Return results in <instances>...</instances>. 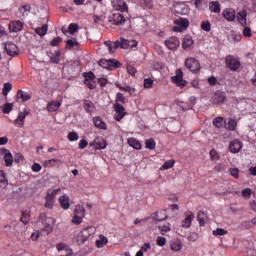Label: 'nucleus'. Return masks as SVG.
Here are the masks:
<instances>
[{"label": "nucleus", "instance_id": "nucleus-1", "mask_svg": "<svg viewBox=\"0 0 256 256\" xmlns=\"http://www.w3.org/2000/svg\"><path fill=\"white\" fill-rule=\"evenodd\" d=\"M95 233V228H93L92 226H88L85 227L84 229H82L80 231L79 234H77L76 236H74L73 238V242L76 245H84L85 242L91 237V235H93Z\"/></svg>", "mask_w": 256, "mask_h": 256}, {"label": "nucleus", "instance_id": "nucleus-2", "mask_svg": "<svg viewBox=\"0 0 256 256\" xmlns=\"http://www.w3.org/2000/svg\"><path fill=\"white\" fill-rule=\"evenodd\" d=\"M38 223H41L42 231L51 233L53 231V226L55 225V220L52 217H47V214L42 213L38 218Z\"/></svg>", "mask_w": 256, "mask_h": 256}, {"label": "nucleus", "instance_id": "nucleus-3", "mask_svg": "<svg viewBox=\"0 0 256 256\" xmlns=\"http://www.w3.org/2000/svg\"><path fill=\"white\" fill-rule=\"evenodd\" d=\"M115 49H133V47H137V41L136 40H127L124 38H120V40H117L114 42Z\"/></svg>", "mask_w": 256, "mask_h": 256}, {"label": "nucleus", "instance_id": "nucleus-4", "mask_svg": "<svg viewBox=\"0 0 256 256\" xmlns=\"http://www.w3.org/2000/svg\"><path fill=\"white\" fill-rule=\"evenodd\" d=\"M98 65L102 67V69H108L109 71H111L112 69H119V67H121V62L115 59H112V60L102 59L98 62Z\"/></svg>", "mask_w": 256, "mask_h": 256}, {"label": "nucleus", "instance_id": "nucleus-5", "mask_svg": "<svg viewBox=\"0 0 256 256\" xmlns=\"http://www.w3.org/2000/svg\"><path fill=\"white\" fill-rule=\"evenodd\" d=\"M174 23L176 26L173 27V31L177 33H182V31H185L189 27V20L187 18L176 19Z\"/></svg>", "mask_w": 256, "mask_h": 256}, {"label": "nucleus", "instance_id": "nucleus-6", "mask_svg": "<svg viewBox=\"0 0 256 256\" xmlns=\"http://www.w3.org/2000/svg\"><path fill=\"white\" fill-rule=\"evenodd\" d=\"M185 65L192 73H197L201 69V64L195 58H188L185 61Z\"/></svg>", "mask_w": 256, "mask_h": 256}, {"label": "nucleus", "instance_id": "nucleus-7", "mask_svg": "<svg viewBox=\"0 0 256 256\" xmlns=\"http://www.w3.org/2000/svg\"><path fill=\"white\" fill-rule=\"evenodd\" d=\"M4 49L10 57H17V55H19V47L13 42H6L4 44Z\"/></svg>", "mask_w": 256, "mask_h": 256}, {"label": "nucleus", "instance_id": "nucleus-8", "mask_svg": "<svg viewBox=\"0 0 256 256\" xmlns=\"http://www.w3.org/2000/svg\"><path fill=\"white\" fill-rule=\"evenodd\" d=\"M226 64L231 71H238L239 67H241V62H239V60H237L233 56L226 57Z\"/></svg>", "mask_w": 256, "mask_h": 256}, {"label": "nucleus", "instance_id": "nucleus-9", "mask_svg": "<svg viewBox=\"0 0 256 256\" xmlns=\"http://www.w3.org/2000/svg\"><path fill=\"white\" fill-rule=\"evenodd\" d=\"M172 81L177 87H185L187 81L183 80V71L181 69L176 70V75L172 77Z\"/></svg>", "mask_w": 256, "mask_h": 256}, {"label": "nucleus", "instance_id": "nucleus-10", "mask_svg": "<svg viewBox=\"0 0 256 256\" xmlns=\"http://www.w3.org/2000/svg\"><path fill=\"white\" fill-rule=\"evenodd\" d=\"M114 110L116 111V114L114 116L116 121H121V119H123V117H125V115L127 114L125 112V107H123V105L119 103L114 104Z\"/></svg>", "mask_w": 256, "mask_h": 256}, {"label": "nucleus", "instance_id": "nucleus-11", "mask_svg": "<svg viewBox=\"0 0 256 256\" xmlns=\"http://www.w3.org/2000/svg\"><path fill=\"white\" fill-rule=\"evenodd\" d=\"M27 115H29V111L27 110H24L23 112H20L18 114L17 119L14 121L16 127H19L20 129H22V127H25V117H27Z\"/></svg>", "mask_w": 256, "mask_h": 256}, {"label": "nucleus", "instance_id": "nucleus-12", "mask_svg": "<svg viewBox=\"0 0 256 256\" xmlns=\"http://www.w3.org/2000/svg\"><path fill=\"white\" fill-rule=\"evenodd\" d=\"M241 149H243V143L241 142V140L235 139L230 142L229 151L231 153H239Z\"/></svg>", "mask_w": 256, "mask_h": 256}, {"label": "nucleus", "instance_id": "nucleus-13", "mask_svg": "<svg viewBox=\"0 0 256 256\" xmlns=\"http://www.w3.org/2000/svg\"><path fill=\"white\" fill-rule=\"evenodd\" d=\"M2 153L4 155V162L6 167H12L13 166V154H11V151L8 149L3 148Z\"/></svg>", "mask_w": 256, "mask_h": 256}, {"label": "nucleus", "instance_id": "nucleus-14", "mask_svg": "<svg viewBox=\"0 0 256 256\" xmlns=\"http://www.w3.org/2000/svg\"><path fill=\"white\" fill-rule=\"evenodd\" d=\"M125 21H127L125 16L121 13H115L113 14L112 20H110V23H112V25H125Z\"/></svg>", "mask_w": 256, "mask_h": 256}, {"label": "nucleus", "instance_id": "nucleus-15", "mask_svg": "<svg viewBox=\"0 0 256 256\" xmlns=\"http://www.w3.org/2000/svg\"><path fill=\"white\" fill-rule=\"evenodd\" d=\"M90 147H94V149H105L107 147V143L103 138L97 137L92 143H90Z\"/></svg>", "mask_w": 256, "mask_h": 256}, {"label": "nucleus", "instance_id": "nucleus-16", "mask_svg": "<svg viewBox=\"0 0 256 256\" xmlns=\"http://www.w3.org/2000/svg\"><path fill=\"white\" fill-rule=\"evenodd\" d=\"M165 45L166 47H168V49L175 50L177 49V47H179L180 42L179 39H177V37H171L165 41Z\"/></svg>", "mask_w": 256, "mask_h": 256}, {"label": "nucleus", "instance_id": "nucleus-17", "mask_svg": "<svg viewBox=\"0 0 256 256\" xmlns=\"http://www.w3.org/2000/svg\"><path fill=\"white\" fill-rule=\"evenodd\" d=\"M193 219H195V214H193V212H189L188 214H186V218L182 220L181 226L189 229V227H191Z\"/></svg>", "mask_w": 256, "mask_h": 256}, {"label": "nucleus", "instance_id": "nucleus-18", "mask_svg": "<svg viewBox=\"0 0 256 256\" xmlns=\"http://www.w3.org/2000/svg\"><path fill=\"white\" fill-rule=\"evenodd\" d=\"M11 33H19L23 29V23L21 21H13L9 24Z\"/></svg>", "mask_w": 256, "mask_h": 256}, {"label": "nucleus", "instance_id": "nucleus-19", "mask_svg": "<svg viewBox=\"0 0 256 256\" xmlns=\"http://www.w3.org/2000/svg\"><path fill=\"white\" fill-rule=\"evenodd\" d=\"M237 20L242 27H246L247 25V10H242L237 14Z\"/></svg>", "mask_w": 256, "mask_h": 256}, {"label": "nucleus", "instance_id": "nucleus-20", "mask_svg": "<svg viewBox=\"0 0 256 256\" xmlns=\"http://www.w3.org/2000/svg\"><path fill=\"white\" fill-rule=\"evenodd\" d=\"M169 216H167V214H165L163 211L160 212H156L154 214L151 215V218L153 219V221H155L156 223H159L161 221H165L168 219Z\"/></svg>", "mask_w": 256, "mask_h": 256}, {"label": "nucleus", "instance_id": "nucleus-21", "mask_svg": "<svg viewBox=\"0 0 256 256\" xmlns=\"http://www.w3.org/2000/svg\"><path fill=\"white\" fill-rule=\"evenodd\" d=\"M183 49H193V37L185 35L182 41Z\"/></svg>", "mask_w": 256, "mask_h": 256}, {"label": "nucleus", "instance_id": "nucleus-22", "mask_svg": "<svg viewBox=\"0 0 256 256\" xmlns=\"http://www.w3.org/2000/svg\"><path fill=\"white\" fill-rule=\"evenodd\" d=\"M114 9L116 11H121L122 13H125V11H129V7L127 6V3L123 0H118L116 4H114Z\"/></svg>", "mask_w": 256, "mask_h": 256}, {"label": "nucleus", "instance_id": "nucleus-23", "mask_svg": "<svg viewBox=\"0 0 256 256\" xmlns=\"http://www.w3.org/2000/svg\"><path fill=\"white\" fill-rule=\"evenodd\" d=\"M59 107H61V103L59 101H51L47 105V111H49V113H55V111L59 110Z\"/></svg>", "mask_w": 256, "mask_h": 256}, {"label": "nucleus", "instance_id": "nucleus-24", "mask_svg": "<svg viewBox=\"0 0 256 256\" xmlns=\"http://www.w3.org/2000/svg\"><path fill=\"white\" fill-rule=\"evenodd\" d=\"M223 17H225L227 21H233L236 17L235 10H233L232 8L225 9L223 12Z\"/></svg>", "mask_w": 256, "mask_h": 256}, {"label": "nucleus", "instance_id": "nucleus-25", "mask_svg": "<svg viewBox=\"0 0 256 256\" xmlns=\"http://www.w3.org/2000/svg\"><path fill=\"white\" fill-rule=\"evenodd\" d=\"M209 10L211 13H221V4L219 1H211L209 3Z\"/></svg>", "mask_w": 256, "mask_h": 256}, {"label": "nucleus", "instance_id": "nucleus-26", "mask_svg": "<svg viewBox=\"0 0 256 256\" xmlns=\"http://www.w3.org/2000/svg\"><path fill=\"white\" fill-rule=\"evenodd\" d=\"M187 6L185 4L174 5V11L176 15H185L187 13Z\"/></svg>", "mask_w": 256, "mask_h": 256}, {"label": "nucleus", "instance_id": "nucleus-27", "mask_svg": "<svg viewBox=\"0 0 256 256\" xmlns=\"http://www.w3.org/2000/svg\"><path fill=\"white\" fill-rule=\"evenodd\" d=\"M59 202L62 209H69L71 207V204H69V196L67 195L60 196Z\"/></svg>", "mask_w": 256, "mask_h": 256}, {"label": "nucleus", "instance_id": "nucleus-28", "mask_svg": "<svg viewBox=\"0 0 256 256\" xmlns=\"http://www.w3.org/2000/svg\"><path fill=\"white\" fill-rule=\"evenodd\" d=\"M17 99H21V101H23L25 103V101L31 100V94H29L23 90H18Z\"/></svg>", "mask_w": 256, "mask_h": 256}, {"label": "nucleus", "instance_id": "nucleus-29", "mask_svg": "<svg viewBox=\"0 0 256 256\" xmlns=\"http://www.w3.org/2000/svg\"><path fill=\"white\" fill-rule=\"evenodd\" d=\"M198 223L199 225H201V227H203L205 225V223H207V219H209V217L207 216V213L200 211L198 212Z\"/></svg>", "mask_w": 256, "mask_h": 256}, {"label": "nucleus", "instance_id": "nucleus-30", "mask_svg": "<svg viewBox=\"0 0 256 256\" xmlns=\"http://www.w3.org/2000/svg\"><path fill=\"white\" fill-rule=\"evenodd\" d=\"M93 121H94L95 127H97L98 129H104V130L107 129V124L103 122V119H101V117H95Z\"/></svg>", "mask_w": 256, "mask_h": 256}, {"label": "nucleus", "instance_id": "nucleus-31", "mask_svg": "<svg viewBox=\"0 0 256 256\" xmlns=\"http://www.w3.org/2000/svg\"><path fill=\"white\" fill-rule=\"evenodd\" d=\"M107 243H109L107 237H105L104 235H100L99 240L96 241V247H98V249H101L102 247H105Z\"/></svg>", "mask_w": 256, "mask_h": 256}, {"label": "nucleus", "instance_id": "nucleus-32", "mask_svg": "<svg viewBox=\"0 0 256 256\" xmlns=\"http://www.w3.org/2000/svg\"><path fill=\"white\" fill-rule=\"evenodd\" d=\"M74 215L77 217H85V207L81 205H76L74 209Z\"/></svg>", "mask_w": 256, "mask_h": 256}, {"label": "nucleus", "instance_id": "nucleus-33", "mask_svg": "<svg viewBox=\"0 0 256 256\" xmlns=\"http://www.w3.org/2000/svg\"><path fill=\"white\" fill-rule=\"evenodd\" d=\"M48 29H49V25L45 24L42 27L36 28L35 33H37V35H39L40 37H45V35H47Z\"/></svg>", "mask_w": 256, "mask_h": 256}, {"label": "nucleus", "instance_id": "nucleus-34", "mask_svg": "<svg viewBox=\"0 0 256 256\" xmlns=\"http://www.w3.org/2000/svg\"><path fill=\"white\" fill-rule=\"evenodd\" d=\"M84 109L87 113H93V111H95V104H93V102L90 100H85Z\"/></svg>", "mask_w": 256, "mask_h": 256}, {"label": "nucleus", "instance_id": "nucleus-35", "mask_svg": "<svg viewBox=\"0 0 256 256\" xmlns=\"http://www.w3.org/2000/svg\"><path fill=\"white\" fill-rule=\"evenodd\" d=\"M9 185L7 178L5 177V172L0 170V187L1 189H5Z\"/></svg>", "mask_w": 256, "mask_h": 256}, {"label": "nucleus", "instance_id": "nucleus-36", "mask_svg": "<svg viewBox=\"0 0 256 256\" xmlns=\"http://www.w3.org/2000/svg\"><path fill=\"white\" fill-rule=\"evenodd\" d=\"M128 145H130V147H133V149H137V150L141 149V142H139V140L135 138H129Z\"/></svg>", "mask_w": 256, "mask_h": 256}, {"label": "nucleus", "instance_id": "nucleus-37", "mask_svg": "<svg viewBox=\"0 0 256 256\" xmlns=\"http://www.w3.org/2000/svg\"><path fill=\"white\" fill-rule=\"evenodd\" d=\"M45 204L44 207H46V209H53L54 206V198H52L50 195H46L45 196Z\"/></svg>", "mask_w": 256, "mask_h": 256}, {"label": "nucleus", "instance_id": "nucleus-38", "mask_svg": "<svg viewBox=\"0 0 256 256\" xmlns=\"http://www.w3.org/2000/svg\"><path fill=\"white\" fill-rule=\"evenodd\" d=\"M213 125L217 127L218 129H221L225 125V118L223 117H217L213 121Z\"/></svg>", "mask_w": 256, "mask_h": 256}, {"label": "nucleus", "instance_id": "nucleus-39", "mask_svg": "<svg viewBox=\"0 0 256 256\" xmlns=\"http://www.w3.org/2000/svg\"><path fill=\"white\" fill-rule=\"evenodd\" d=\"M182 248H183V244H181V241L179 240H175L171 244L172 251H181Z\"/></svg>", "mask_w": 256, "mask_h": 256}, {"label": "nucleus", "instance_id": "nucleus-40", "mask_svg": "<svg viewBox=\"0 0 256 256\" xmlns=\"http://www.w3.org/2000/svg\"><path fill=\"white\" fill-rule=\"evenodd\" d=\"M195 7L200 11H203L205 7H207V2H205V0H196Z\"/></svg>", "mask_w": 256, "mask_h": 256}, {"label": "nucleus", "instance_id": "nucleus-41", "mask_svg": "<svg viewBox=\"0 0 256 256\" xmlns=\"http://www.w3.org/2000/svg\"><path fill=\"white\" fill-rule=\"evenodd\" d=\"M156 145L157 144L155 143V140H153V138H150V139L145 141L146 149L153 150V149H155Z\"/></svg>", "mask_w": 256, "mask_h": 256}, {"label": "nucleus", "instance_id": "nucleus-42", "mask_svg": "<svg viewBox=\"0 0 256 256\" xmlns=\"http://www.w3.org/2000/svg\"><path fill=\"white\" fill-rule=\"evenodd\" d=\"M174 165H175V160H168V161H166V162L162 165L161 170H162V171H165V170H167V169H171V168H173Z\"/></svg>", "mask_w": 256, "mask_h": 256}, {"label": "nucleus", "instance_id": "nucleus-43", "mask_svg": "<svg viewBox=\"0 0 256 256\" xmlns=\"http://www.w3.org/2000/svg\"><path fill=\"white\" fill-rule=\"evenodd\" d=\"M11 89H13V85L9 82L4 84V88L2 90V94L4 95V97H7V95H9V91H11Z\"/></svg>", "mask_w": 256, "mask_h": 256}, {"label": "nucleus", "instance_id": "nucleus-44", "mask_svg": "<svg viewBox=\"0 0 256 256\" xmlns=\"http://www.w3.org/2000/svg\"><path fill=\"white\" fill-rule=\"evenodd\" d=\"M237 128V121L230 119L226 125V129H229V131H235Z\"/></svg>", "mask_w": 256, "mask_h": 256}, {"label": "nucleus", "instance_id": "nucleus-45", "mask_svg": "<svg viewBox=\"0 0 256 256\" xmlns=\"http://www.w3.org/2000/svg\"><path fill=\"white\" fill-rule=\"evenodd\" d=\"M66 45L70 49H73V47H77L79 45V42H77L76 38H71V39L66 41Z\"/></svg>", "mask_w": 256, "mask_h": 256}, {"label": "nucleus", "instance_id": "nucleus-46", "mask_svg": "<svg viewBox=\"0 0 256 256\" xmlns=\"http://www.w3.org/2000/svg\"><path fill=\"white\" fill-rule=\"evenodd\" d=\"M79 29V25L75 24V23H71L68 27V33H70V35H75V33H77Z\"/></svg>", "mask_w": 256, "mask_h": 256}, {"label": "nucleus", "instance_id": "nucleus-47", "mask_svg": "<svg viewBox=\"0 0 256 256\" xmlns=\"http://www.w3.org/2000/svg\"><path fill=\"white\" fill-rule=\"evenodd\" d=\"M225 102V96L223 95H216L213 99V103H215V105H221V103Z\"/></svg>", "mask_w": 256, "mask_h": 256}, {"label": "nucleus", "instance_id": "nucleus-48", "mask_svg": "<svg viewBox=\"0 0 256 256\" xmlns=\"http://www.w3.org/2000/svg\"><path fill=\"white\" fill-rule=\"evenodd\" d=\"M13 111V103H6L2 109V113L9 114Z\"/></svg>", "mask_w": 256, "mask_h": 256}, {"label": "nucleus", "instance_id": "nucleus-49", "mask_svg": "<svg viewBox=\"0 0 256 256\" xmlns=\"http://www.w3.org/2000/svg\"><path fill=\"white\" fill-rule=\"evenodd\" d=\"M84 83H85V85H87V87L89 89H95V87H97V83H95V81H93L91 79H85Z\"/></svg>", "mask_w": 256, "mask_h": 256}, {"label": "nucleus", "instance_id": "nucleus-50", "mask_svg": "<svg viewBox=\"0 0 256 256\" xmlns=\"http://www.w3.org/2000/svg\"><path fill=\"white\" fill-rule=\"evenodd\" d=\"M210 159H211V161H218V159H219V153L217 152V150L212 149V150L210 151Z\"/></svg>", "mask_w": 256, "mask_h": 256}, {"label": "nucleus", "instance_id": "nucleus-51", "mask_svg": "<svg viewBox=\"0 0 256 256\" xmlns=\"http://www.w3.org/2000/svg\"><path fill=\"white\" fill-rule=\"evenodd\" d=\"M153 87V79L146 78L144 79V89H151Z\"/></svg>", "mask_w": 256, "mask_h": 256}, {"label": "nucleus", "instance_id": "nucleus-52", "mask_svg": "<svg viewBox=\"0 0 256 256\" xmlns=\"http://www.w3.org/2000/svg\"><path fill=\"white\" fill-rule=\"evenodd\" d=\"M212 235H227V231L223 228H217L216 230H213Z\"/></svg>", "mask_w": 256, "mask_h": 256}, {"label": "nucleus", "instance_id": "nucleus-53", "mask_svg": "<svg viewBox=\"0 0 256 256\" xmlns=\"http://www.w3.org/2000/svg\"><path fill=\"white\" fill-rule=\"evenodd\" d=\"M72 223L73 225H81L83 223V218L81 216H73L72 217Z\"/></svg>", "mask_w": 256, "mask_h": 256}, {"label": "nucleus", "instance_id": "nucleus-54", "mask_svg": "<svg viewBox=\"0 0 256 256\" xmlns=\"http://www.w3.org/2000/svg\"><path fill=\"white\" fill-rule=\"evenodd\" d=\"M119 89H121V91H126L127 93H130V95H133V93H135V88H131V86H126V87H123V86H119Z\"/></svg>", "mask_w": 256, "mask_h": 256}, {"label": "nucleus", "instance_id": "nucleus-55", "mask_svg": "<svg viewBox=\"0 0 256 256\" xmlns=\"http://www.w3.org/2000/svg\"><path fill=\"white\" fill-rule=\"evenodd\" d=\"M20 221L24 224L27 225L29 223V214L27 212H23L22 216L20 218Z\"/></svg>", "mask_w": 256, "mask_h": 256}, {"label": "nucleus", "instance_id": "nucleus-56", "mask_svg": "<svg viewBox=\"0 0 256 256\" xmlns=\"http://www.w3.org/2000/svg\"><path fill=\"white\" fill-rule=\"evenodd\" d=\"M59 159H50L46 161V167H55V163H60Z\"/></svg>", "mask_w": 256, "mask_h": 256}, {"label": "nucleus", "instance_id": "nucleus-57", "mask_svg": "<svg viewBox=\"0 0 256 256\" xmlns=\"http://www.w3.org/2000/svg\"><path fill=\"white\" fill-rule=\"evenodd\" d=\"M201 29H202L203 31H207V32L211 31V23H210L209 21H207V22H202V24H201Z\"/></svg>", "mask_w": 256, "mask_h": 256}, {"label": "nucleus", "instance_id": "nucleus-58", "mask_svg": "<svg viewBox=\"0 0 256 256\" xmlns=\"http://www.w3.org/2000/svg\"><path fill=\"white\" fill-rule=\"evenodd\" d=\"M159 231L165 235L168 231H171V228H169V224L163 225V226H158Z\"/></svg>", "mask_w": 256, "mask_h": 256}, {"label": "nucleus", "instance_id": "nucleus-59", "mask_svg": "<svg viewBox=\"0 0 256 256\" xmlns=\"http://www.w3.org/2000/svg\"><path fill=\"white\" fill-rule=\"evenodd\" d=\"M69 141H77L79 139V134L77 132H70L68 134Z\"/></svg>", "mask_w": 256, "mask_h": 256}, {"label": "nucleus", "instance_id": "nucleus-60", "mask_svg": "<svg viewBox=\"0 0 256 256\" xmlns=\"http://www.w3.org/2000/svg\"><path fill=\"white\" fill-rule=\"evenodd\" d=\"M230 175L235 177V179H239V168H230Z\"/></svg>", "mask_w": 256, "mask_h": 256}, {"label": "nucleus", "instance_id": "nucleus-61", "mask_svg": "<svg viewBox=\"0 0 256 256\" xmlns=\"http://www.w3.org/2000/svg\"><path fill=\"white\" fill-rule=\"evenodd\" d=\"M166 243H167V239H166L165 237L159 236V237L157 238V245H159V247L165 246Z\"/></svg>", "mask_w": 256, "mask_h": 256}, {"label": "nucleus", "instance_id": "nucleus-62", "mask_svg": "<svg viewBox=\"0 0 256 256\" xmlns=\"http://www.w3.org/2000/svg\"><path fill=\"white\" fill-rule=\"evenodd\" d=\"M116 103H123L125 104V96L123 93H118L116 96Z\"/></svg>", "mask_w": 256, "mask_h": 256}, {"label": "nucleus", "instance_id": "nucleus-63", "mask_svg": "<svg viewBox=\"0 0 256 256\" xmlns=\"http://www.w3.org/2000/svg\"><path fill=\"white\" fill-rule=\"evenodd\" d=\"M127 71L129 73V75H132V76H134L135 73H137V69L131 65L127 66Z\"/></svg>", "mask_w": 256, "mask_h": 256}, {"label": "nucleus", "instance_id": "nucleus-64", "mask_svg": "<svg viewBox=\"0 0 256 256\" xmlns=\"http://www.w3.org/2000/svg\"><path fill=\"white\" fill-rule=\"evenodd\" d=\"M243 35L244 37H251V28L244 26Z\"/></svg>", "mask_w": 256, "mask_h": 256}]
</instances>
